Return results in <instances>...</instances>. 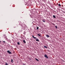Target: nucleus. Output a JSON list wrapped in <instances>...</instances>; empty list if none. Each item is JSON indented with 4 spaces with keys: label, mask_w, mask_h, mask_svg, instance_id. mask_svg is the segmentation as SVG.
Instances as JSON below:
<instances>
[{
    "label": "nucleus",
    "mask_w": 65,
    "mask_h": 65,
    "mask_svg": "<svg viewBox=\"0 0 65 65\" xmlns=\"http://www.w3.org/2000/svg\"><path fill=\"white\" fill-rule=\"evenodd\" d=\"M44 57L45 58H46L47 59H48V56H47V55H46V54H45L44 55Z\"/></svg>",
    "instance_id": "nucleus-1"
},
{
    "label": "nucleus",
    "mask_w": 65,
    "mask_h": 65,
    "mask_svg": "<svg viewBox=\"0 0 65 65\" xmlns=\"http://www.w3.org/2000/svg\"><path fill=\"white\" fill-rule=\"evenodd\" d=\"M7 53H9V54H11V52H10L9 50L7 51Z\"/></svg>",
    "instance_id": "nucleus-2"
},
{
    "label": "nucleus",
    "mask_w": 65,
    "mask_h": 65,
    "mask_svg": "<svg viewBox=\"0 0 65 65\" xmlns=\"http://www.w3.org/2000/svg\"><path fill=\"white\" fill-rule=\"evenodd\" d=\"M32 37L34 38V39H37V38H36V37H35L34 36L32 35Z\"/></svg>",
    "instance_id": "nucleus-3"
},
{
    "label": "nucleus",
    "mask_w": 65,
    "mask_h": 65,
    "mask_svg": "<svg viewBox=\"0 0 65 65\" xmlns=\"http://www.w3.org/2000/svg\"><path fill=\"white\" fill-rule=\"evenodd\" d=\"M30 17L32 18H34V15H32L30 16Z\"/></svg>",
    "instance_id": "nucleus-4"
},
{
    "label": "nucleus",
    "mask_w": 65,
    "mask_h": 65,
    "mask_svg": "<svg viewBox=\"0 0 65 65\" xmlns=\"http://www.w3.org/2000/svg\"><path fill=\"white\" fill-rule=\"evenodd\" d=\"M46 36L47 37H50V36H49V35H46Z\"/></svg>",
    "instance_id": "nucleus-5"
},
{
    "label": "nucleus",
    "mask_w": 65,
    "mask_h": 65,
    "mask_svg": "<svg viewBox=\"0 0 65 65\" xmlns=\"http://www.w3.org/2000/svg\"><path fill=\"white\" fill-rule=\"evenodd\" d=\"M36 40L37 41H39V40L38 39H36Z\"/></svg>",
    "instance_id": "nucleus-6"
},
{
    "label": "nucleus",
    "mask_w": 65,
    "mask_h": 65,
    "mask_svg": "<svg viewBox=\"0 0 65 65\" xmlns=\"http://www.w3.org/2000/svg\"><path fill=\"white\" fill-rule=\"evenodd\" d=\"M53 17L54 18H56L55 15H53Z\"/></svg>",
    "instance_id": "nucleus-7"
},
{
    "label": "nucleus",
    "mask_w": 65,
    "mask_h": 65,
    "mask_svg": "<svg viewBox=\"0 0 65 65\" xmlns=\"http://www.w3.org/2000/svg\"><path fill=\"white\" fill-rule=\"evenodd\" d=\"M23 42L24 43H26V41H25V40H23Z\"/></svg>",
    "instance_id": "nucleus-8"
},
{
    "label": "nucleus",
    "mask_w": 65,
    "mask_h": 65,
    "mask_svg": "<svg viewBox=\"0 0 65 65\" xmlns=\"http://www.w3.org/2000/svg\"><path fill=\"white\" fill-rule=\"evenodd\" d=\"M17 44H18V45H20V43H19V42H18L17 43Z\"/></svg>",
    "instance_id": "nucleus-9"
},
{
    "label": "nucleus",
    "mask_w": 65,
    "mask_h": 65,
    "mask_svg": "<svg viewBox=\"0 0 65 65\" xmlns=\"http://www.w3.org/2000/svg\"><path fill=\"white\" fill-rule=\"evenodd\" d=\"M44 47L45 48H47V47H46V46H44Z\"/></svg>",
    "instance_id": "nucleus-10"
},
{
    "label": "nucleus",
    "mask_w": 65,
    "mask_h": 65,
    "mask_svg": "<svg viewBox=\"0 0 65 65\" xmlns=\"http://www.w3.org/2000/svg\"><path fill=\"white\" fill-rule=\"evenodd\" d=\"M38 35L39 36H40V37H41V36H40V34H38Z\"/></svg>",
    "instance_id": "nucleus-11"
},
{
    "label": "nucleus",
    "mask_w": 65,
    "mask_h": 65,
    "mask_svg": "<svg viewBox=\"0 0 65 65\" xmlns=\"http://www.w3.org/2000/svg\"><path fill=\"white\" fill-rule=\"evenodd\" d=\"M37 61H39V60H38L36 58L35 59Z\"/></svg>",
    "instance_id": "nucleus-12"
},
{
    "label": "nucleus",
    "mask_w": 65,
    "mask_h": 65,
    "mask_svg": "<svg viewBox=\"0 0 65 65\" xmlns=\"http://www.w3.org/2000/svg\"><path fill=\"white\" fill-rule=\"evenodd\" d=\"M55 27L56 29H57L58 28V27H57V26H55Z\"/></svg>",
    "instance_id": "nucleus-13"
},
{
    "label": "nucleus",
    "mask_w": 65,
    "mask_h": 65,
    "mask_svg": "<svg viewBox=\"0 0 65 65\" xmlns=\"http://www.w3.org/2000/svg\"><path fill=\"white\" fill-rule=\"evenodd\" d=\"M38 29H39V27H37V30H38Z\"/></svg>",
    "instance_id": "nucleus-14"
},
{
    "label": "nucleus",
    "mask_w": 65,
    "mask_h": 65,
    "mask_svg": "<svg viewBox=\"0 0 65 65\" xmlns=\"http://www.w3.org/2000/svg\"><path fill=\"white\" fill-rule=\"evenodd\" d=\"M58 6H61V5H60V4H59L58 5Z\"/></svg>",
    "instance_id": "nucleus-15"
},
{
    "label": "nucleus",
    "mask_w": 65,
    "mask_h": 65,
    "mask_svg": "<svg viewBox=\"0 0 65 65\" xmlns=\"http://www.w3.org/2000/svg\"><path fill=\"white\" fill-rule=\"evenodd\" d=\"M42 21L43 22H44V23H45V21L44 20H42Z\"/></svg>",
    "instance_id": "nucleus-16"
},
{
    "label": "nucleus",
    "mask_w": 65,
    "mask_h": 65,
    "mask_svg": "<svg viewBox=\"0 0 65 65\" xmlns=\"http://www.w3.org/2000/svg\"><path fill=\"white\" fill-rule=\"evenodd\" d=\"M13 60L12 59H11V62H13Z\"/></svg>",
    "instance_id": "nucleus-17"
},
{
    "label": "nucleus",
    "mask_w": 65,
    "mask_h": 65,
    "mask_svg": "<svg viewBox=\"0 0 65 65\" xmlns=\"http://www.w3.org/2000/svg\"><path fill=\"white\" fill-rule=\"evenodd\" d=\"M5 65H8V64L7 63H5Z\"/></svg>",
    "instance_id": "nucleus-18"
},
{
    "label": "nucleus",
    "mask_w": 65,
    "mask_h": 65,
    "mask_svg": "<svg viewBox=\"0 0 65 65\" xmlns=\"http://www.w3.org/2000/svg\"><path fill=\"white\" fill-rule=\"evenodd\" d=\"M3 42L4 43H5V41H3Z\"/></svg>",
    "instance_id": "nucleus-19"
},
{
    "label": "nucleus",
    "mask_w": 65,
    "mask_h": 65,
    "mask_svg": "<svg viewBox=\"0 0 65 65\" xmlns=\"http://www.w3.org/2000/svg\"><path fill=\"white\" fill-rule=\"evenodd\" d=\"M23 65H25V64L24 63H23Z\"/></svg>",
    "instance_id": "nucleus-20"
},
{
    "label": "nucleus",
    "mask_w": 65,
    "mask_h": 65,
    "mask_svg": "<svg viewBox=\"0 0 65 65\" xmlns=\"http://www.w3.org/2000/svg\"><path fill=\"white\" fill-rule=\"evenodd\" d=\"M1 41H0V43H1Z\"/></svg>",
    "instance_id": "nucleus-21"
},
{
    "label": "nucleus",
    "mask_w": 65,
    "mask_h": 65,
    "mask_svg": "<svg viewBox=\"0 0 65 65\" xmlns=\"http://www.w3.org/2000/svg\"><path fill=\"white\" fill-rule=\"evenodd\" d=\"M56 0V1H57V0Z\"/></svg>",
    "instance_id": "nucleus-22"
}]
</instances>
